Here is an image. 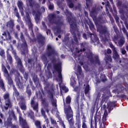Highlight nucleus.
Masks as SVG:
<instances>
[{
    "mask_svg": "<svg viewBox=\"0 0 128 128\" xmlns=\"http://www.w3.org/2000/svg\"><path fill=\"white\" fill-rule=\"evenodd\" d=\"M64 104V112H66V108L68 112L70 110H72V108H70V102L72 100V98L70 96H68L66 100V102H64V97L62 96Z\"/></svg>",
    "mask_w": 128,
    "mask_h": 128,
    "instance_id": "nucleus-9",
    "label": "nucleus"
},
{
    "mask_svg": "<svg viewBox=\"0 0 128 128\" xmlns=\"http://www.w3.org/2000/svg\"><path fill=\"white\" fill-rule=\"evenodd\" d=\"M8 50H14V48H12V46H10V48H8L7 51V53H8L7 58L8 62H10V64H12V56H10V55L8 54Z\"/></svg>",
    "mask_w": 128,
    "mask_h": 128,
    "instance_id": "nucleus-21",
    "label": "nucleus"
},
{
    "mask_svg": "<svg viewBox=\"0 0 128 128\" xmlns=\"http://www.w3.org/2000/svg\"><path fill=\"white\" fill-rule=\"evenodd\" d=\"M27 5L29 6H32V0H26Z\"/></svg>",
    "mask_w": 128,
    "mask_h": 128,
    "instance_id": "nucleus-41",
    "label": "nucleus"
},
{
    "mask_svg": "<svg viewBox=\"0 0 128 128\" xmlns=\"http://www.w3.org/2000/svg\"><path fill=\"white\" fill-rule=\"evenodd\" d=\"M86 8H88V3L90 2V0H86Z\"/></svg>",
    "mask_w": 128,
    "mask_h": 128,
    "instance_id": "nucleus-50",
    "label": "nucleus"
},
{
    "mask_svg": "<svg viewBox=\"0 0 128 128\" xmlns=\"http://www.w3.org/2000/svg\"><path fill=\"white\" fill-rule=\"evenodd\" d=\"M28 116L29 118H31L32 120H34V112H32V111H30V112H28Z\"/></svg>",
    "mask_w": 128,
    "mask_h": 128,
    "instance_id": "nucleus-32",
    "label": "nucleus"
},
{
    "mask_svg": "<svg viewBox=\"0 0 128 128\" xmlns=\"http://www.w3.org/2000/svg\"><path fill=\"white\" fill-rule=\"evenodd\" d=\"M65 14L67 16L68 22H69L70 26L71 28V34H72L73 35L76 34V24H74V22H72V13L68 12V10H66V11L65 12Z\"/></svg>",
    "mask_w": 128,
    "mask_h": 128,
    "instance_id": "nucleus-5",
    "label": "nucleus"
},
{
    "mask_svg": "<svg viewBox=\"0 0 128 128\" xmlns=\"http://www.w3.org/2000/svg\"><path fill=\"white\" fill-rule=\"evenodd\" d=\"M110 48L112 50L114 58V60H118L120 55H118V52H116V48H114V46L112 44H110Z\"/></svg>",
    "mask_w": 128,
    "mask_h": 128,
    "instance_id": "nucleus-15",
    "label": "nucleus"
},
{
    "mask_svg": "<svg viewBox=\"0 0 128 128\" xmlns=\"http://www.w3.org/2000/svg\"><path fill=\"white\" fill-rule=\"evenodd\" d=\"M106 53L108 54H112V50L110 49H108L106 51Z\"/></svg>",
    "mask_w": 128,
    "mask_h": 128,
    "instance_id": "nucleus-54",
    "label": "nucleus"
},
{
    "mask_svg": "<svg viewBox=\"0 0 128 128\" xmlns=\"http://www.w3.org/2000/svg\"><path fill=\"white\" fill-rule=\"evenodd\" d=\"M59 86H60L61 93H62V90H64L65 92H68V88L66 86H62L61 83L59 84Z\"/></svg>",
    "mask_w": 128,
    "mask_h": 128,
    "instance_id": "nucleus-27",
    "label": "nucleus"
},
{
    "mask_svg": "<svg viewBox=\"0 0 128 128\" xmlns=\"http://www.w3.org/2000/svg\"><path fill=\"white\" fill-rule=\"evenodd\" d=\"M86 49L84 48L83 49H81L80 50H78V48H76V54H74V58L76 60L77 62V64H75V66L74 68V70H76L77 72V76L79 82V87H76L74 88V90L75 92H80V90L82 88V79L84 78V74L82 72V68L78 65V60H80V56H78V54H80V52H84Z\"/></svg>",
    "mask_w": 128,
    "mask_h": 128,
    "instance_id": "nucleus-1",
    "label": "nucleus"
},
{
    "mask_svg": "<svg viewBox=\"0 0 128 128\" xmlns=\"http://www.w3.org/2000/svg\"><path fill=\"white\" fill-rule=\"evenodd\" d=\"M108 110H112V102H110L108 103Z\"/></svg>",
    "mask_w": 128,
    "mask_h": 128,
    "instance_id": "nucleus-44",
    "label": "nucleus"
},
{
    "mask_svg": "<svg viewBox=\"0 0 128 128\" xmlns=\"http://www.w3.org/2000/svg\"><path fill=\"white\" fill-rule=\"evenodd\" d=\"M49 8H50V10H52L54 8V5L53 4H50L49 6Z\"/></svg>",
    "mask_w": 128,
    "mask_h": 128,
    "instance_id": "nucleus-58",
    "label": "nucleus"
},
{
    "mask_svg": "<svg viewBox=\"0 0 128 128\" xmlns=\"http://www.w3.org/2000/svg\"><path fill=\"white\" fill-rule=\"evenodd\" d=\"M31 106L33 108L34 110H35L36 112H38V104L37 102H36V101H34V98L31 100Z\"/></svg>",
    "mask_w": 128,
    "mask_h": 128,
    "instance_id": "nucleus-18",
    "label": "nucleus"
},
{
    "mask_svg": "<svg viewBox=\"0 0 128 128\" xmlns=\"http://www.w3.org/2000/svg\"><path fill=\"white\" fill-rule=\"evenodd\" d=\"M74 38L76 42H78V38H76V35L74 36Z\"/></svg>",
    "mask_w": 128,
    "mask_h": 128,
    "instance_id": "nucleus-56",
    "label": "nucleus"
},
{
    "mask_svg": "<svg viewBox=\"0 0 128 128\" xmlns=\"http://www.w3.org/2000/svg\"><path fill=\"white\" fill-rule=\"evenodd\" d=\"M74 0H67L68 4L69 6V8H74V4H72Z\"/></svg>",
    "mask_w": 128,
    "mask_h": 128,
    "instance_id": "nucleus-31",
    "label": "nucleus"
},
{
    "mask_svg": "<svg viewBox=\"0 0 128 128\" xmlns=\"http://www.w3.org/2000/svg\"><path fill=\"white\" fill-rule=\"evenodd\" d=\"M76 84V80L74 79V77L72 76L70 78V84L72 86H74V84Z\"/></svg>",
    "mask_w": 128,
    "mask_h": 128,
    "instance_id": "nucleus-29",
    "label": "nucleus"
},
{
    "mask_svg": "<svg viewBox=\"0 0 128 128\" xmlns=\"http://www.w3.org/2000/svg\"><path fill=\"white\" fill-rule=\"evenodd\" d=\"M64 113L66 116L67 120H68L70 126H74V119L72 118V117L74 116V112H72V110H69L68 111V110L65 108Z\"/></svg>",
    "mask_w": 128,
    "mask_h": 128,
    "instance_id": "nucleus-7",
    "label": "nucleus"
},
{
    "mask_svg": "<svg viewBox=\"0 0 128 128\" xmlns=\"http://www.w3.org/2000/svg\"><path fill=\"white\" fill-rule=\"evenodd\" d=\"M86 56H87L88 60L92 62V64H95L100 65V60H98V56H96L92 54V52L89 51L88 54H86Z\"/></svg>",
    "mask_w": 128,
    "mask_h": 128,
    "instance_id": "nucleus-6",
    "label": "nucleus"
},
{
    "mask_svg": "<svg viewBox=\"0 0 128 128\" xmlns=\"http://www.w3.org/2000/svg\"><path fill=\"white\" fill-rule=\"evenodd\" d=\"M80 113H77L76 115V120H80Z\"/></svg>",
    "mask_w": 128,
    "mask_h": 128,
    "instance_id": "nucleus-53",
    "label": "nucleus"
},
{
    "mask_svg": "<svg viewBox=\"0 0 128 128\" xmlns=\"http://www.w3.org/2000/svg\"><path fill=\"white\" fill-rule=\"evenodd\" d=\"M14 20H10V22H7V26L8 28H14Z\"/></svg>",
    "mask_w": 128,
    "mask_h": 128,
    "instance_id": "nucleus-30",
    "label": "nucleus"
},
{
    "mask_svg": "<svg viewBox=\"0 0 128 128\" xmlns=\"http://www.w3.org/2000/svg\"><path fill=\"white\" fill-rule=\"evenodd\" d=\"M55 18H56V17L54 16V14H49L48 20H49L50 22H54Z\"/></svg>",
    "mask_w": 128,
    "mask_h": 128,
    "instance_id": "nucleus-26",
    "label": "nucleus"
},
{
    "mask_svg": "<svg viewBox=\"0 0 128 128\" xmlns=\"http://www.w3.org/2000/svg\"><path fill=\"white\" fill-rule=\"evenodd\" d=\"M105 61L106 62V66L107 68H110L112 66H110V62H112V57L110 55H106V53H105Z\"/></svg>",
    "mask_w": 128,
    "mask_h": 128,
    "instance_id": "nucleus-14",
    "label": "nucleus"
},
{
    "mask_svg": "<svg viewBox=\"0 0 128 128\" xmlns=\"http://www.w3.org/2000/svg\"><path fill=\"white\" fill-rule=\"evenodd\" d=\"M118 44H119V46H124V38H122L120 39L118 42Z\"/></svg>",
    "mask_w": 128,
    "mask_h": 128,
    "instance_id": "nucleus-33",
    "label": "nucleus"
},
{
    "mask_svg": "<svg viewBox=\"0 0 128 128\" xmlns=\"http://www.w3.org/2000/svg\"><path fill=\"white\" fill-rule=\"evenodd\" d=\"M12 54L15 56V60L17 62L18 66L20 68V70L24 74V69L22 67V61L20 60V58L16 56V51H12Z\"/></svg>",
    "mask_w": 128,
    "mask_h": 128,
    "instance_id": "nucleus-11",
    "label": "nucleus"
},
{
    "mask_svg": "<svg viewBox=\"0 0 128 128\" xmlns=\"http://www.w3.org/2000/svg\"><path fill=\"white\" fill-rule=\"evenodd\" d=\"M95 24L97 27V30L100 34V37L102 42H104L106 44H110V34H108V28L102 26H100L96 22Z\"/></svg>",
    "mask_w": 128,
    "mask_h": 128,
    "instance_id": "nucleus-2",
    "label": "nucleus"
},
{
    "mask_svg": "<svg viewBox=\"0 0 128 128\" xmlns=\"http://www.w3.org/2000/svg\"><path fill=\"white\" fill-rule=\"evenodd\" d=\"M106 116H108V111L106 110L104 112L103 118H106Z\"/></svg>",
    "mask_w": 128,
    "mask_h": 128,
    "instance_id": "nucleus-48",
    "label": "nucleus"
},
{
    "mask_svg": "<svg viewBox=\"0 0 128 128\" xmlns=\"http://www.w3.org/2000/svg\"><path fill=\"white\" fill-rule=\"evenodd\" d=\"M47 50L48 52H46V54L42 56V61L44 62V64H45V66H46L48 62V58H54V56L56 54V52L54 48L52 46L48 45Z\"/></svg>",
    "mask_w": 128,
    "mask_h": 128,
    "instance_id": "nucleus-3",
    "label": "nucleus"
},
{
    "mask_svg": "<svg viewBox=\"0 0 128 128\" xmlns=\"http://www.w3.org/2000/svg\"><path fill=\"white\" fill-rule=\"evenodd\" d=\"M18 74V76L16 77V76H15V80L16 82V84H18V86H20V78L19 77L20 76V74H18V72H16V70H12L10 72V76H12V74Z\"/></svg>",
    "mask_w": 128,
    "mask_h": 128,
    "instance_id": "nucleus-16",
    "label": "nucleus"
},
{
    "mask_svg": "<svg viewBox=\"0 0 128 128\" xmlns=\"http://www.w3.org/2000/svg\"><path fill=\"white\" fill-rule=\"evenodd\" d=\"M83 38L85 40H86V34H83Z\"/></svg>",
    "mask_w": 128,
    "mask_h": 128,
    "instance_id": "nucleus-60",
    "label": "nucleus"
},
{
    "mask_svg": "<svg viewBox=\"0 0 128 128\" xmlns=\"http://www.w3.org/2000/svg\"><path fill=\"white\" fill-rule=\"evenodd\" d=\"M56 26H58L56 28L54 29L55 34H60V26H62V22H58L56 23Z\"/></svg>",
    "mask_w": 128,
    "mask_h": 128,
    "instance_id": "nucleus-20",
    "label": "nucleus"
},
{
    "mask_svg": "<svg viewBox=\"0 0 128 128\" xmlns=\"http://www.w3.org/2000/svg\"><path fill=\"white\" fill-rule=\"evenodd\" d=\"M91 36V40H92L93 42H96V44H98V38L96 36V34H90Z\"/></svg>",
    "mask_w": 128,
    "mask_h": 128,
    "instance_id": "nucleus-23",
    "label": "nucleus"
},
{
    "mask_svg": "<svg viewBox=\"0 0 128 128\" xmlns=\"http://www.w3.org/2000/svg\"><path fill=\"white\" fill-rule=\"evenodd\" d=\"M34 124L36 126L37 128H42L40 126V121H35Z\"/></svg>",
    "mask_w": 128,
    "mask_h": 128,
    "instance_id": "nucleus-37",
    "label": "nucleus"
},
{
    "mask_svg": "<svg viewBox=\"0 0 128 128\" xmlns=\"http://www.w3.org/2000/svg\"><path fill=\"white\" fill-rule=\"evenodd\" d=\"M4 98L5 100V110H8V108H12V104L10 102V94H6L4 96Z\"/></svg>",
    "mask_w": 128,
    "mask_h": 128,
    "instance_id": "nucleus-10",
    "label": "nucleus"
},
{
    "mask_svg": "<svg viewBox=\"0 0 128 128\" xmlns=\"http://www.w3.org/2000/svg\"><path fill=\"white\" fill-rule=\"evenodd\" d=\"M7 128H16V126L14 125H12V123H10Z\"/></svg>",
    "mask_w": 128,
    "mask_h": 128,
    "instance_id": "nucleus-42",
    "label": "nucleus"
},
{
    "mask_svg": "<svg viewBox=\"0 0 128 128\" xmlns=\"http://www.w3.org/2000/svg\"><path fill=\"white\" fill-rule=\"evenodd\" d=\"M6 66L8 70H10V66L6 65V62H5L2 63V72H3L4 76H6V78L8 80V84H10V86H12V84H14V82H12V80L10 76V74H8V72L6 68Z\"/></svg>",
    "mask_w": 128,
    "mask_h": 128,
    "instance_id": "nucleus-4",
    "label": "nucleus"
},
{
    "mask_svg": "<svg viewBox=\"0 0 128 128\" xmlns=\"http://www.w3.org/2000/svg\"><path fill=\"white\" fill-rule=\"evenodd\" d=\"M118 6H121L122 5V2H120V1L118 2Z\"/></svg>",
    "mask_w": 128,
    "mask_h": 128,
    "instance_id": "nucleus-61",
    "label": "nucleus"
},
{
    "mask_svg": "<svg viewBox=\"0 0 128 128\" xmlns=\"http://www.w3.org/2000/svg\"><path fill=\"white\" fill-rule=\"evenodd\" d=\"M32 15L34 16V20L36 22H38V20H40V12H36V11H34L32 12Z\"/></svg>",
    "mask_w": 128,
    "mask_h": 128,
    "instance_id": "nucleus-24",
    "label": "nucleus"
},
{
    "mask_svg": "<svg viewBox=\"0 0 128 128\" xmlns=\"http://www.w3.org/2000/svg\"><path fill=\"white\" fill-rule=\"evenodd\" d=\"M26 92L28 94V95L29 96H31L32 94V91L30 90H28V88H27V90H26Z\"/></svg>",
    "mask_w": 128,
    "mask_h": 128,
    "instance_id": "nucleus-43",
    "label": "nucleus"
},
{
    "mask_svg": "<svg viewBox=\"0 0 128 128\" xmlns=\"http://www.w3.org/2000/svg\"><path fill=\"white\" fill-rule=\"evenodd\" d=\"M16 28H17V30H20V26L17 25L16 26Z\"/></svg>",
    "mask_w": 128,
    "mask_h": 128,
    "instance_id": "nucleus-62",
    "label": "nucleus"
},
{
    "mask_svg": "<svg viewBox=\"0 0 128 128\" xmlns=\"http://www.w3.org/2000/svg\"><path fill=\"white\" fill-rule=\"evenodd\" d=\"M41 98L42 104H46V98H42V96L41 97Z\"/></svg>",
    "mask_w": 128,
    "mask_h": 128,
    "instance_id": "nucleus-46",
    "label": "nucleus"
},
{
    "mask_svg": "<svg viewBox=\"0 0 128 128\" xmlns=\"http://www.w3.org/2000/svg\"><path fill=\"white\" fill-rule=\"evenodd\" d=\"M110 8V2H107V4H106V10H108V8Z\"/></svg>",
    "mask_w": 128,
    "mask_h": 128,
    "instance_id": "nucleus-51",
    "label": "nucleus"
},
{
    "mask_svg": "<svg viewBox=\"0 0 128 128\" xmlns=\"http://www.w3.org/2000/svg\"><path fill=\"white\" fill-rule=\"evenodd\" d=\"M82 128H88V126H86V120L85 119H84L82 120Z\"/></svg>",
    "mask_w": 128,
    "mask_h": 128,
    "instance_id": "nucleus-39",
    "label": "nucleus"
},
{
    "mask_svg": "<svg viewBox=\"0 0 128 128\" xmlns=\"http://www.w3.org/2000/svg\"><path fill=\"white\" fill-rule=\"evenodd\" d=\"M17 112L19 114V122L20 126H22L23 128L26 126V120L24 119V118L22 116V115L21 114L20 112V109L18 108V107L16 108Z\"/></svg>",
    "mask_w": 128,
    "mask_h": 128,
    "instance_id": "nucleus-13",
    "label": "nucleus"
},
{
    "mask_svg": "<svg viewBox=\"0 0 128 128\" xmlns=\"http://www.w3.org/2000/svg\"><path fill=\"white\" fill-rule=\"evenodd\" d=\"M56 122L54 120H51V123L52 124H56Z\"/></svg>",
    "mask_w": 128,
    "mask_h": 128,
    "instance_id": "nucleus-59",
    "label": "nucleus"
},
{
    "mask_svg": "<svg viewBox=\"0 0 128 128\" xmlns=\"http://www.w3.org/2000/svg\"><path fill=\"white\" fill-rule=\"evenodd\" d=\"M26 22H28V24H30V26H29V28L30 30H31L32 31V23L30 22V18L28 13V12L26 13Z\"/></svg>",
    "mask_w": 128,
    "mask_h": 128,
    "instance_id": "nucleus-22",
    "label": "nucleus"
},
{
    "mask_svg": "<svg viewBox=\"0 0 128 128\" xmlns=\"http://www.w3.org/2000/svg\"><path fill=\"white\" fill-rule=\"evenodd\" d=\"M50 68H52V64H48L47 66V69L48 70H50Z\"/></svg>",
    "mask_w": 128,
    "mask_h": 128,
    "instance_id": "nucleus-55",
    "label": "nucleus"
},
{
    "mask_svg": "<svg viewBox=\"0 0 128 128\" xmlns=\"http://www.w3.org/2000/svg\"><path fill=\"white\" fill-rule=\"evenodd\" d=\"M90 28L92 30H94V24H91L90 26Z\"/></svg>",
    "mask_w": 128,
    "mask_h": 128,
    "instance_id": "nucleus-45",
    "label": "nucleus"
},
{
    "mask_svg": "<svg viewBox=\"0 0 128 128\" xmlns=\"http://www.w3.org/2000/svg\"><path fill=\"white\" fill-rule=\"evenodd\" d=\"M0 56L2 58H4L6 56L4 50L0 48Z\"/></svg>",
    "mask_w": 128,
    "mask_h": 128,
    "instance_id": "nucleus-34",
    "label": "nucleus"
},
{
    "mask_svg": "<svg viewBox=\"0 0 128 128\" xmlns=\"http://www.w3.org/2000/svg\"><path fill=\"white\" fill-rule=\"evenodd\" d=\"M17 4L19 10H20L22 16H24V12H22V1H18Z\"/></svg>",
    "mask_w": 128,
    "mask_h": 128,
    "instance_id": "nucleus-25",
    "label": "nucleus"
},
{
    "mask_svg": "<svg viewBox=\"0 0 128 128\" xmlns=\"http://www.w3.org/2000/svg\"><path fill=\"white\" fill-rule=\"evenodd\" d=\"M28 64H30V62H32V60L28 59Z\"/></svg>",
    "mask_w": 128,
    "mask_h": 128,
    "instance_id": "nucleus-63",
    "label": "nucleus"
},
{
    "mask_svg": "<svg viewBox=\"0 0 128 128\" xmlns=\"http://www.w3.org/2000/svg\"><path fill=\"white\" fill-rule=\"evenodd\" d=\"M2 34V36H1V38L3 40H6L9 42H12V40H10L12 37H10V33L8 32L6 34L4 32Z\"/></svg>",
    "mask_w": 128,
    "mask_h": 128,
    "instance_id": "nucleus-17",
    "label": "nucleus"
},
{
    "mask_svg": "<svg viewBox=\"0 0 128 128\" xmlns=\"http://www.w3.org/2000/svg\"><path fill=\"white\" fill-rule=\"evenodd\" d=\"M122 30L124 32V34H128V32H126V28H123Z\"/></svg>",
    "mask_w": 128,
    "mask_h": 128,
    "instance_id": "nucleus-57",
    "label": "nucleus"
},
{
    "mask_svg": "<svg viewBox=\"0 0 128 128\" xmlns=\"http://www.w3.org/2000/svg\"><path fill=\"white\" fill-rule=\"evenodd\" d=\"M48 96L50 98L52 102V104L53 106H55L56 110V100H54V90L52 89H50L48 92Z\"/></svg>",
    "mask_w": 128,
    "mask_h": 128,
    "instance_id": "nucleus-12",
    "label": "nucleus"
},
{
    "mask_svg": "<svg viewBox=\"0 0 128 128\" xmlns=\"http://www.w3.org/2000/svg\"><path fill=\"white\" fill-rule=\"evenodd\" d=\"M41 112L42 115L43 116L44 118H45V120H46V113L44 112V108H42L41 110Z\"/></svg>",
    "mask_w": 128,
    "mask_h": 128,
    "instance_id": "nucleus-40",
    "label": "nucleus"
},
{
    "mask_svg": "<svg viewBox=\"0 0 128 128\" xmlns=\"http://www.w3.org/2000/svg\"><path fill=\"white\" fill-rule=\"evenodd\" d=\"M42 26L44 30H46V26L44 22H42Z\"/></svg>",
    "mask_w": 128,
    "mask_h": 128,
    "instance_id": "nucleus-49",
    "label": "nucleus"
},
{
    "mask_svg": "<svg viewBox=\"0 0 128 128\" xmlns=\"http://www.w3.org/2000/svg\"><path fill=\"white\" fill-rule=\"evenodd\" d=\"M79 63L81 66H83V68L85 70H88V66L86 65L84 66V62H82V61H80Z\"/></svg>",
    "mask_w": 128,
    "mask_h": 128,
    "instance_id": "nucleus-38",
    "label": "nucleus"
},
{
    "mask_svg": "<svg viewBox=\"0 0 128 128\" xmlns=\"http://www.w3.org/2000/svg\"><path fill=\"white\" fill-rule=\"evenodd\" d=\"M120 50H121V52H122V54H126V50L124 49L121 48Z\"/></svg>",
    "mask_w": 128,
    "mask_h": 128,
    "instance_id": "nucleus-47",
    "label": "nucleus"
},
{
    "mask_svg": "<svg viewBox=\"0 0 128 128\" xmlns=\"http://www.w3.org/2000/svg\"><path fill=\"white\" fill-rule=\"evenodd\" d=\"M54 68L58 72V75L56 78V80L57 82H62V63L59 62L58 64L54 65Z\"/></svg>",
    "mask_w": 128,
    "mask_h": 128,
    "instance_id": "nucleus-8",
    "label": "nucleus"
},
{
    "mask_svg": "<svg viewBox=\"0 0 128 128\" xmlns=\"http://www.w3.org/2000/svg\"><path fill=\"white\" fill-rule=\"evenodd\" d=\"M84 44L82 43L81 44V48H84Z\"/></svg>",
    "mask_w": 128,
    "mask_h": 128,
    "instance_id": "nucleus-64",
    "label": "nucleus"
},
{
    "mask_svg": "<svg viewBox=\"0 0 128 128\" xmlns=\"http://www.w3.org/2000/svg\"><path fill=\"white\" fill-rule=\"evenodd\" d=\"M48 78H52V73L50 71H48Z\"/></svg>",
    "mask_w": 128,
    "mask_h": 128,
    "instance_id": "nucleus-52",
    "label": "nucleus"
},
{
    "mask_svg": "<svg viewBox=\"0 0 128 128\" xmlns=\"http://www.w3.org/2000/svg\"><path fill=\"white\" fill-rule=\"evenodd\" d=\"M90 92V85L86 86L85 88V94H88Z\"/></svg>",
    "mask_w": 128,
    "mask_h": 128,
    "instance_id": "nucleus-36",
    "label": "nucleus"
},
{
    "mask_svg": "<svg viewBox=\"0 0 128 128\" xmlns=\"http://www.w3.org/2000/svg\"><path fill=\"white\" fill-rule=\"evenodd\" d=\"M21 38H22V40H23L22 48H24V51L26 52V48H28V45L26 44V41L24 40V37H22V34H21Z\"/></svg>",
    "mask_w": 128,
    "mask_h": 128,
    "instance_id": "nucleus-28",
    "label": "nucleus"
},
{
    "mask_svg": "<svg viewBox=\"0 0 128 128\" xmlns=\"http://www.w3.org/2000/svg\"><path fill=\"white\" fill-rule=\"evenodd\" d=\"M20 108L23 110H26V104L22 102H24V99L23 97H22L20 100Z\"/></svg>",
    "mask_w": 128,
    "mask_h": 128,
    "instance_id": "nucleus-19",
    "label": "nucleus"
},
{
    "mask_svg": "<svg viewBox=\"0 0 128 128\" xmlns=\"http://www.w3.org/2000/svg\"><path fill=\"white\" fill-rule=\"evenodd\" d=\"M13 88L14 90V92L13 93L14 96H18V94H20L18 93V92L16 90V88H14V85H13Z\"/></svg>",
    "mask_w": 128,
    "mask_h": 128,
    "instance_id": "nucleus-35",
    "label": "nucleus"
}]
</instances>
